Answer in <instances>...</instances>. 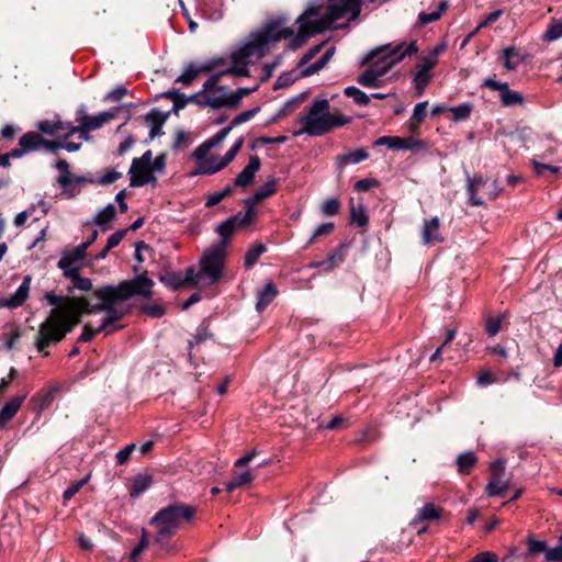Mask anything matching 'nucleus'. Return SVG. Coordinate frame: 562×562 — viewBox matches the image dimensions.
I'll list each match as a JSON object with an SVG mask.
<instances>
[{"instance_id":"f257e3e1","label":"nucleus","mask_w":562,"mask_h":562,"mask_svg":"<svg viewBox=\"0 0 562 562\" xmlns=\"http://www.w3.org/2000/svg\"><path fill=\"white\" fill-rule=\"evenodd\" d=\"M88 296H72L65 302L63 308H53L49 316L41 324L35 339V347L38 352L44 356L48 355L46 349L50 345H56L61 341L66 335L80 323V317L83 314H92L97 312H104L105 307L102 306V301Z\"/></svg>"},{"instance_id":"f03ea898","label":"nucleus","mask_w":562,"mask_h":562,"mask_svg":"<svg viewBox=\"0 0 562 562\" xmlns=\"http://www.w3.org/2000/svg\"><path fill=\"white\" fill-rule=\"evenodd\" d=\"M154 284V281L147 277V272H144L132 280L122 281L117 286L103 285L94 289L92 296L102 301L101 307H105V318L99 329H104L122 319L130 312V308L123 303L132 296L151 299Z\"/></svg>"},{"instance_id":"7ed1b4c3","label":"nucleus","mask_w":562,"mask_h":562,"mask_svg":"<svg viewBox=\"0 0 562 562\" xmlns=\"http://www.w3.org/2000/svg\"><path fill=\"white\" fill-rule=\"evenodd\" d=\"M361 11L360 0H338L328 5L324 15H319V9L310 5L297 19L299 33L292 42V47L302 45L310 36L322 33L327 30L331 23L349 15V20H355Z\"/></svg>"},{"instance_id":"20e7f679","label":"nucleus","mask_w":562,"mask_h":562,"mask_svg":"<svg viewBox=\"0 0 562 562\" xmlns=\"http://www.w3.org/2000/svg\"><path fill=\"white\" fill-rule=\"evenodd\" d=\"M350 117L339 112L331 113L330 104L327 99L315 100L311 104L307 113L300 117L302 128L294 132V135L307 134L310 136H321L333 128L350 123Z\"/></svg>"},{"instance_id":"39448f33","label":"nucleus","mask_w":562,"mask_h":562,"mask_svg":"<svg viewBox=\"0 0 562 562\" xmlns=\"http://www.w3.org/2000/svg\"><path fill=\"white\" fill-rule=\"evenodd\" d=\"M195 514V507L186 504H172L159 509L150 519V525L157 530L155 542L162 549H169V540L183 522L190 521Z\"/></svg>"},{"instance_id":"423d86ee","label":"nucleus","mask_w":562,"mask_h":562,"mask_svg":"<svg viewBox=\"0 0 562 562\" xmlns=\"http://www.w3.org/2000/svg\"><path fill=\"white\" fill-rule=\"evenodd\" d=\"M417 52L416 42L409 44L403 42L395 46L392 44L382 45L370 50L362 59L361 66L369 65L368 69H372L382 79L394 65Z\"/></svg>"},{"instance_id":"0eeeda50","label":"nucleus","mask_w":562,"mask_h":562,"mask_svg":"<svg viewBox=\"0 0 562 562\" xmlns=\"http://www.w3.org/2000/svg\"><path fill=\"white\" fill-rule=\"evenodd\" d=\"M225 257L226 249L223 245H213L201 257L199 274H204L211 283H214L222 276Z\"/></svg>"},{"instance_id":"6e6552de","label":"nucleus","mask_w":562,"mask_h":562,"mask_svg":"<svg viewBox=\"0 0 562 562\" xmlns=\"http://www.w3.org/2000/svg\"><path fill=\"white\" fill-rule=\"evenodd\" d=\"M498 186L495 180L481 177L468 178V193L473 206H481L485 199L493 200L498 194Z\"/></svg>"},{"instance_id":"1a4fd4ad","label":"nucleus","mask_w":562,"mask_h":562,"mask_svg":"<svg viewBox=\"0 0 562 562\" xmlns=\"http://www.w3.org/2000/svg\"><path fill=\"white\" fill-rule=\"evenodd\" d=\"M256 210L254 206L248 205L245 214L237 213L226 221L222 222L217 227L216 232L221 236V240L215 245H223V248L226 249L229 238L235 233V231L239 227H246L250 225L255 221Z\"/></svg>"},{"instance_id":"9d476101","label":"nucleus","mask_w":562,"mask_h":562,"mask_svg":"<svg viewBox=\"0 0 562 562\" xmlns=\"http://www.w3.org/2000/svg\"><path fill=\"white\" fill-rule=\"evenodd\" d=\"M151 150H146L142 157L134 158L130 167L131 187H143L147 183L155 184L157 178L151 171Z\"/></svg>"},{"instance_id":"9b49d317","label":"nucleus","mask_w":562,"mask_h":562,"mask_svg":"<svg viewBox=\"0 0 562 562\" xmlns=\"http://www.w3.org/2000/svg\"><path fill=\"white\" fill-rule=\"evenodd\" d=\"M114 117V113L105 111L94 116L87 115L82 109L78 112L77 121L79 125L77 127H69V132L65 135V138H69L75 133L89 134L91 131L100 128L103 124Z\"/></svg>"},{"instance_id":"f8f14e48","label":"nucleus","mask_w":562,"mask_h":562,"mask_svg":"<svg viewBox=\"0 0 562 562\" xmlns=\"http://www.w3.org/2000/svg\"><path fill=\"white\" fill-rule=\"evenodd\" d=\"M541 559V562H562V536L554 548L547 541L529 538V560Z\"/></svg>"},{"instance_id":"ddd939ff","label":"nucleus","mask_w":562,"mask_h":562,"mask_svg":"<svg viewBox=\"0 0 562 562\" xmlns=\"http://www.w3.org/2000/svg\"><path fill=\"white\" fill-rule=\"evenodd\" d=\"M509 486V481L505 479L504 462L502 460H496L492 462L490 467V480L486 485V494L490 497H504Z\"/></svg>"},{"instance_id":"4468645a","label":"nucleus","mask_w":562,"mask_h":562,"mask_svg":"<svg viewBox=\"0 0 562 562\" xmlns=\"http://www.w3.org/2000/svg\"><path fill=\"white\" fill-rule=\"evenodd\" d=\"M285 21L283 19L274 20L266 24L265 29L257 35L260 40H265V44L268 47L270 43L278 42L282 38H289L293 35L291 27L284 26Z\"/></svg>"},{"instance_id":"2eb2a0df","label":"nucleus","mask_w":562,"mask_h":562,"mask_svg":"<svg viewBox=\"0 0 562 562\" xmlns=\"http://www.w3.org/2000/svg\"><path fill=\"white\" fill-rule=\"evenodd\" d=\"M482 86L493 91H499L501 101L505 106L522 104L525 101L522 94L510 90L506 82H498L492 78H487Z\"/></svg>"},{"instance_id":"dca6fc26","label":"nucleus","mask_w":562,"mask_h":562,"mask_svg":"<svg viewBox=\"0 0 562 562\" xmlns=\"http://www.w3.org/2000/svg\"><path fill=\"white\" fill-rule=\"evenodd\" d=\"M231 93L226 92V87L218 86L215 90L205 93L201 106H209L212 109L229 108L231 109Z\"/></svg>"},{"instance_id":"f3484780","label":"nucleus","mask_w":562,"mask_h":562,"mask_svg":"<svg viewBox=\"0 0 562 562\" xmlns=\"http://www.w3.org/2000/svg\"><path fill=\"white\" fill-rule=\"evenodd\" d=\"M31 280L30 276L24 277L22 283L12 295L0 300V307L14 308L21 306L29 297Z\"/></svg>"},{"instance_id":"a211bd4d","label":"nucleus","mask_w":562,"mask_h":562,"mask_svg":"<svg viewBox=\"0 0 562 562\" xmlns=\"http://www.w3.org/2000/svg\"><path fill=\"white\" fill-rule=\"evenodd\" d=\"M261 166V160L257 155H254L249 158L248 164L244 167V169L237 175L234 186L246 188L248 187L255 179L256 173L259 171Z\"/></svg>"},{"instance_id":"6ab92c4d","label":"nucleus","mask_w":562,"mask_h":562,"mask_svg":"<svg viewBox=\"0 0 562 562\" xmlns=\"http://www.w3.org/2000/svg\"><path fill=\"white\" fill-rule=\"evenodd\" d=\"M87 244H81L70 251L64 252L57 263V267L64 271L79 270L72 267L75 263L81 261L86 256Z\"/></svg>"},{"instance_id":"aec40b11","label":"nucleus","mask_w":562,"mask_h":562,"mask_svg":"<svg viewBox=\"0 0 562 562\" xmlns=\"http://www.w3.org/2000/svg\"><path fill=\"white\" fill-rule=\"evenodd\" d=\"M268 47L265 44V40H260L256 34L251 41L246 43L237 53H235L238 57L248 61L250 57H261L266 54Z\"/></svg>"},{"instance_id":"412c9836","label":"nucleus","mask_w":562,"mask_h":562,"mask_svg":"<svg viewBox=\"0 0 562 562\" xmlns=\"http://www.w3.org/2000/svg\"><path fill=\"white\" fill-rule=\"evenodd\" d=\"M422 239L424 245H431L442 241L440 234V220L437 216L424 221L422 228Z\"/></svg>"},{"instance_id":"4be33fe9","label":"nucleus","mask_w":562,"mask_h":562,"mask_svg":"<svg viewBox=\"0 0 562 562\" xmlns=\"http://www.w3.org/2000/svg\"><path fill=\"white\" fill-rule=\"evenodd\" d=\"M26 394L11 397L0 409V427H4L19 412Z\"/></svg>"},{"instance_id":"5701e85b","label":"nucleus","mask_w":562,"mask_h":562,"mask_svg":"<svg viewBox=\"0 0 562 562\" xmlns=\"http://www.w3.org/2000/svg\"><path fill=\"white\" fill-rule=\"evenodd\" d=\"M277 186L278 180L276 178H270L269 180H267L261 187H259L255 191L252 198L246 201V209L248 207V205L254 206L255 203H258L272 195L277 190Z\"/></svg>"},{"instance_id":"b1692460","label":"nucleus","mask_w":562,"mask_h":562,"mask_svg":"<svg viewBox=\"0 0 562 562\" xmlns=\"http://www.w3.org/2000/svg\"><path fill=\"white\" fill-rule=\"evenodd\" d=\"M442 514V509L437 507L432 503H428L424 505L416 514L415 518L412 520V525L416 526L417 524L426 520H438L440 519Z\"/></svg>"},{"instance_id":"393cba45","label":"nucleus","mask_w":562,"mask_h":562,"mask_svg":"<svg viewBox=\"0 0 562 562\" xmlns=\"http://www.w3.org/2000/svg\"><path fill=\"white\" fill-rule=\"evenodd\" d=\"M369 158V153L359 148L353 151L342 154L336 157L337 166L340 170H342L349 164H359Z\"/></svg>"},{"instance_id":"a878e982","label":"nucleus","mask_w":562,"mask_h":562,"mask_svg":"<svg viewBox=\"0 0 562 562\" xmlns=\"http://www.w3.org/2000/svg\"><path fill=\"white\" fill-rule=\"evenodd\" d=\"M56 168L60 172L57 178V182L61 187H69L75 183H80L82 181L81 178L74 177L69 171V164L65 159H60L56 162Z\"/></svg>"},{"instance_id":"bb28decb","label":"nucleus","mask_w":562,"mask_h":562,"mask_svg":"<svg viewBox=\"0 0 562 562\" xmlns=\"http://www.w3.org/2000/svg\"><path fill=\"white\" fill-rule=\"evenodd\" d=\"M221 166V156H212L203 161L198 164L196 170L191 175H213L225 167Z\"/></svg>"},{"instance_id":"cd10ccee","label":"nucleus","mask_w":562,"mask_h":562,"mask_svg":"<svg viewBox=\"0 0 562 562\" xmlns=\"http://www.w3.org/2000/svg\"><path fill=\"white\" fill-rule=\"evenodd\" d=\"M145 120L150 126L149 136L153 139L160 134L161 127L166 121V116H164L159 110L153 109L149 113L146 114Z\"/></svg>"},{"instance_id":"c85d7f7f","label":"nucleus","mask_w":562,"mask_h":562,"mask_svg":"<svg viewBox=\"0 0 562 562\" xmlns=\"http://www.w3.org/2000/svg\"><path fill=\"white\" fill-rule=\"evenodd\" d=\"M504 67L507 70H514L524 60V55L515 46H508L503 49Z\"/></svg>"},{"instance_id":"c756f323","label":"nucleus","mask_w":562,"mask_h":562,"mask_svg":"<svg viewBox=\"0 0 562 562\" xmlns=\"http://www.w3.org/2000/svg\"><path fill=\"white\" fill-rule=\"evenodd\" d=\"M232 63L233 65L224 70H221V72H224V76L233 75L237 77H248L249 70H248V61H245L240 57H238L236 54L232 56Z\"/></svg>"},{"instance_id":"7c9ffc66","label":"nucleus","mask_w":562,"mask_h":562,"mask_svg":"<svg viewBox=\"0 0 562 562\" xmlns=\"http://www.w3.org/2000/svg\"><path fill=\"white\" fill-rule=\"evenodd\" d=\"M278 291L273 283H268L259 293L256 303V310L258 312L263 311L276 297Z\"/></svg>"},{"instance_id":"2f4dec72","label":"nucleus","mask_w":562,"mask_h":562,"mask_svg":"<svg viewBox=\"0 0 562 562\" xmlns=\"http://www.w3.org/2000/svg\"><path fill=\"white\" fill-rule=\"evenodd\" d=\"M43 137L35 132H27L23 134L19 140V145L25 149L26 153L42 148Z\"/></svg>"},{"instance_id":"473e14b6","label":"nucleus","mask_w":562,"mask_h":562,"mask_svg":"<svg viewBox=\"0 0 562 562\" xmlns=\"http://www.w3.org/2000/svg\"><path fill=\"white\" fill-rule=\"evenodd\" d=\"M335 54V47L328 48L325 54L314 64L307 66L304 68L301 72L302 77H310L314 74H317L319 70H322L328 61L331 59V57Z\"/></svg>"},{"instance_id":"72a5a7b5","label":"nucleus","mask_w":562,"mask_h":562,"mask_svg":"<svg viewBox=\"0 0 562 562\" xmlns=\"http://www.w3.org/2000/svg\"><path fill=\"white\" fill-rule=\"evenodd\" d=\"M375 146L385 145L390 149H408L411 148L409 139L397 136H382L374 142Z\"/></svg>"},{"instance_id":"f704fd0d","label":"nucleus","mask_w":562,"mask_h":562,"mask_svg":"<svg viewBox=\"0 0 562 562\" xmlns=\"http://www.w3.org/2000/svg\"><path fill=\"white\" fill-rule=\"evenodd\" d=\"M476 462L477 458L474 452L465 451L460 453L457 458L458 472L460 474H468Z\"/></svg>"},{"instance_id":"c9c22d12","label":"nucleus","mask_w":562,"mask_h":562,"mask_svg":"<svg viewBox=\"0 0 562 562\" xmlns=\"http://www.w3.org/2000/svg\"><path fill=\"white\" fill-rule=\"evenodd\" d=\"M357 82L366 88H381L383 86V80L374 72L372 69L364 70L358 78Z\"/></svg>"},{"instance_id":"e433bc0d","label":"nucleus","mask_w":562,"mask_h":562,"mask_svg":"<svg viewBox=\"0 0 562 562\" xmlns=\"http://www.w3.org/2000/svg\"><path fill=\"white\" fill-rule=\"evenodd\" d=\"M67 279H70L72 286L81 291H90L92 289V281L88 278H82L79 270H69L64 273Z\"/></svg>"},{"instance_id":"4c0bfd02","label":"nucleus","mask_w":562,"mask_h":562,"mask_svg":"<svg viewBox=\"0 0 562 562\" xmlns=\"http://www.w3.org/2000/svg\"><path fill=\"white\" fill-rule=\"evenodd\" d=\"M254 480L250 471L234 473L232 479L226 483V490L233 492L235 488L249 484Z\"/></svg>"},{"instance_id":"58836bf2","label":"nucleus","mask_w":562,"mask_h":562,"mask_svg":"<svg viewBox=\"0 0 562 562\" xmlns=\"http://www.w3.org/2000/svg\"><path fill=\"white\" fill-rule=\"evenodd\" d=\"M151 484V477L146 474H140L135 477L133 481L132 487L130 490V495L132 497H138L142 493H144Z\"/></svg>"},{"instance_id":"ea45409f","label":"nucleus","mask_w":562,"mask_h":562,"mask_svg":"<svg viewBox=\"0 0 562 562\" xmlns=\"http://www.w3.org/2000/svg\"><path fill=\"white\" fill-rule=\"evenodd\" d=\"M267 248L262 244H256L251 246L245 255V267L251 268L259 259V257L266 252Z\"/></svg>"},{"instance_id":"a19ab883","label":"nucleus","mask_w":562,"mask_h":562,"mask_svg":"<svg viewBox=\"0 0 562 562\" xmlns=\"http://www.w3.org/2000/svg\"><path fill=\"white\" fill-rule=\"evenodd\" d=\"M350 220L352 223L357 224L359 227H363L368 224V216L366 210L362 204L350 206Z\"/></svg>"},{"instance_id":"79ce46f5","label":"nucleus","mask_w":562,"mask_h":562,"mask_svg":"<svg viewBox=\"0 0 562 562\" xmlns=\"http://www.w3.org/2000/svg\"><path fill=\"white\" fill-rule=\"evenodd\" d=\"M210 69V67H202L201 69H198L193 65H190L186 68L183 74L176 79V82L189 86L196 78L200 71H209Z\"/></svg>"},{"instance_id":"37998d69","label":"nucleus","mask_w":562,"mask_h":562,"mask_svg":"<svg viewBox=\"0 0 562 562\" xmlns=\"http://www.w3.org/2000/svg\"><path fill=\"white\" fill-rule=\"evenodd\" d=\"M345 94L348 98H352L353 101L359 105H368L370 102V97L353 86L347 87L345 89Z\"/></svg>"},{"instance_id":"c03bdc74","label":"nucleus","mask_w":562,"mask_h":562,"mask_svg":"<svg viewBox=\"0 0 562 562\" xmlns=\"http://www.w3.org/2000/svg\"><path fill=\"white\" fill-rule=\"evenodd\" d=\"M114 217H115V207L113 204H109L95 215L94 223L99 226H103V225L112 222Z\"/></svg>"},{"instance_id":"a18cd8bd","label":"nucleus","mask_w":562,"mask_h":562,"mask_svg":"<svg viewBox=\"0 0 562 562\" xmlns=\"http://www.w3.org/2000/svg\"><path fill=\"white\" fill-rule=\"evenodd\" d=\"M160 281L173 290H178L184 285L183 278L180 273L177 272H168L164 276H160Z\"/></svg>"},{"instance_id":"49530a36","label":"nucleus","mask_w":562,"mask_h":562,"mask_svg":"<svg viewBox=\"0 0 562 562\" xmlns=\"http://www.w3.org/2000/svg\"><path fill=\"white\" fill-rule=\"evenodd\" d=\"M345 260V256L342 254V246L331 254L328 257V260L319 261V265H324V271L329 272L331 271L338 263H341Z\"/></svg>"},{"instance_id":"de8ad7c7","label":"nucleus","mask_w":562,"mask_h":562,"mask_svg":"<svg viewBox=\"0 0 562 562\" xmlns=\"http://www.w3.org/2000/svg\"><path fill=\"white\" fill-rule=\"evenodd\" d=\"M90 480V474L86 475L83 479L71 483L68 488L64 492L63 498L64 501L71 499Z\"/></svg>"},{"instance_id":"09e8293b","label":"nucleus","mask_w":562,"mask_h":562,"mask_svg":"<svg viewBox=\"0 0 562 562\" xmlns=\"http://www.w3.org/2000/svg\"><path fill=\"white\" fill-rule=\"evenodd\" d=\"M505 316L487 317L485 322V330L491 336H496L502 329V322Z\"/></svg>"},{"instance_id":"8fccbe9b","label":"nucleus","mask_w":562,"mask_h":562,"mask_svg":"<svg viewBox=\"0 0 562 562\" xmlns=\"http://www.w3.org/2000/svg\"><path fill=\"white\" fill-rule=\"evenodd\" d=\"M430 75L427 74V72H422V71H416L415 76H414V85H415V89L417 91V95H422L425 91V88L427 87V85L430 82Z\"/></svg>"},{"instance_id":"3c124183","label":"nucleus","mask_w":562,"mask_h":562,"mask_svg":"<svg viewBox=\"0 0 562 562\" xmlns=\"http://www.w3.org/2000/svg\"><path fill=\"white\" fill-rule=\"evenodd\" d=\"M244 139L240 137L238 138L235 144L228 149V151L221 157V166L220 167H226L229 162L234 160L240 148L243 147Z\"/></svg>"},{"instance_id":"603ef678","label":"nucleus","mask_w":562,"mask_h":562,"mask_svg":"<svg viewBox=\"0 0 562 562\" xmlns=\"http://www.w3.org/2000/svg\"><path fill=\"white\" fill-rule=\"evenodd\" d=\"M321 210L326 216L336 215L340 210V202L337 198H329L323 202Z\"/></svg>"},{"instance_id":"864d4df0","label":"nucleus","mask_w":562,"mask_h":562,"mask_svg":"<svg viewBox=\"0 0 562 562\" xmlns=\"http://www.w3.org/2000/svg\"><path fill=\"white\" fill-rule=\"evenodd\" d=\"M257 89L258 86H255L254 88H239L234 93H231V109L237 108L243 98L248 97Z\"/></svg>"},{"instance_id":"5fc2aeb1","label":"nucleus","mask_w":562,"mask_h":562,"mask_svg":"<svg viewBox=\"0 0 562 562\" xmlns=\"http://www.w3.org/2000/svg\"><path fill=\"white\" fill-rule=\"evenodd\" d=\"M453 114V121L459 122L469 117L472 112V106L469 103H463L450 109Z\"/></svg>"},{"instance_id":"6e6d98bb","label":"nucleus","mask_w":562,"mask_h":562,"mask_svg":"<svg viewBox=\"0 0 562 562\" xmlns=\"http://www.w3.org/2000/svg\"><path fill=\"white\" fill-rule=\"evenodd\" d=\"M109 326H106L104 328L106 335L111 333L110 330L106 329ZM99 328H100V326L97 328H92V326L90 324H86L83 326V330H82L81 335L79 336L78 340L81 342L91 341L97 333L103 331V329H99Z\"/></svg>"},{"instance_id":"4d7b16f0","label":"nucleus","mask_w":562,"mask_h":562,"mask_svg":"<svg viewBox=\"0 0 562 562\" xmlns=\"http://www.w3.org/2000/svg\"><path fill=\"white\" fill-rule=\"evenodd\" d=\"M437 63L438 59H435V57H431L429 55L420 56L416 69L418 71L429 74V71L437 65Z\"/></svg>"},{"instance_id":"13d9d810","label":"nucleus","mask_w":562,"mask_h":562,"mask_svg":"<svg viewBox=\"0 0 562 562\" xmlns=\"http://www.w3.org/2000/svg\"><path fill=\"white\" fill-rule=\"evenodd\" d=\"M259 110H260L259 108H255V109H251V110H247V111L240 112L232 121V126L234 127V126L240 125V124L249 121L250 119H252L259 112Z\"/></svg>"},{"instance_id":"bf43d9fd","label":"nucleus","mask_w":562,"mask_h":562,"mask_svg":"<svg viewBox=\"0 0 562 562\" xmlns=\"http://www.w3.org/2000/svg\"><path fill=\"white\" fill-rule=\"evenodd\" d=\"M562 36V21H553L546 32L544 37L548 41L558 40Z\"/></svg>"},{"instance_id":"052dcab7","label":"nucleus","mask_w":562,"mask_h":562,"mask_svg":"<svg viewBox=\"0 0 562 562\" xmlns=\"http://www.w3.org/2000/svg\"><path fill=\"white\" fill-rule=\"evenodd\" d=\"M527 554L518 547L514 546L508 549L507 554L503 558V562H515L516 560H525Z\"/></svg>"},{"instance_id":"680f3d73","label":"nucleus","mask_w":562,"mask_h":562,"mask_svg":"<svg viewBox=\"0 0 562 562\" xmlns=\"http://www.w3.org/2000/svg\"><path fill=\"white\" fill-rule=\"evenodd\" d=\"M334 229V223H324L319 225L315 231L310 240L307 241V246L312 245L317 237L328 235Z\"/></svg>"},{"instance_id":"e2e57ef3","label":"nucleus","mask_w":562,"mask_h":562,"mask_svg":"<svg viewBox=\"0 0 562 562\" xmlns=\"http://www.w3.org/2000/svg\"><path fill=\"white\" fill-rule=\"evenodd\" d=\"M45 299L49 305L56 306V308H63L65 306L66 300L71 299V297L70 296H59L53 292H47L45 294Z\"/></svg>"},{"instance_id":"0e129e2a","label":"nucleus","mask_w":562,"mask_h":562,"mask_svg":"<svg viewBox=\"0 0 562 562\" xmlns=\"http://www.w3.org/2000/svg\"><path fill=\"white\" fill-rule=\"evenodd\" d=\"M224 77V72L217 71L210 79H207L204 85L202 91L204 93L211 92L216 89L218 81Z\"/></svg>"},{"instance_id":"69168bd1","label":"nucleus","mask_w":562,"mask_h":562,"mask_svg":"<svg viewBox=\"0 0 562 562\" xmlns=\"http://www.w3.org/2000/svg\"><path fill=\"white\" fill-rule=\"evenodd\" d=\"M127 94V89L123 86H117L113 90H111L106 95L105 100L111 102L120 101L123 97Z\"/></svg>"},{"instance_id":"338daca9","label":"nucleus","mask_w":562,"mask_h":562,"mask_svg":"<svg viewBox=\"0 0 562 562\" xmlns=\"http://www.w3.org/2000/svg\"><path fill=\"white\" fill-rule=\"evenodd\" d=\"M427 104V102L417 103L414 108V112L411 120L416 123H420L422 121H424V119L426 117Z\"/></svg>"},{"instance_id":"774afa93","label":"nucleus","mask_w":562,"mask_h":562,"mask_svg":"<svg viewBox=\"0 0 562 562\" xmlns=\"http://www.w3.org/2000/svg\"><path fill=\"white\" fill-rule=\"evenodd\" d=\"M498 558L495 553L484 551L475 555L471 562H497Z\"/></svg>"}]
</instances>
